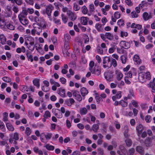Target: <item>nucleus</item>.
<instances>
[{
    "mask_svg": "<svg viewBox=\"0 0 155 155\" xmlns=\"http://www.w3.org/2000/svg\"><path fill=\"white\" fill-rule=\"evenodd\" d=\"M125 3L128 5L131 6L133 5V3L131 0H126Z\"/></svg>",
    "mask_w": 155,
    "mask_h": 155,
    "instance_id": "63",
    "label": "nucleus"
},
{
    "mask_svg": "<svg viewBox=\"0 0 155 155\" xmlns=\"http://www.w3.org/2000/svg\"><path fill=\"white\" fill-rule=\"evenodd\" d=\"M60 110L58 109L53 108L52 110V113L54 114V115L58 118H62V114L60 113H58V111H60Z\"/></svg>",
    "mask_w": 155,
    "mask_h": 155,
    "instance_id": "6",
    "label": "nucleus"
},
{
    "mask_svg": "<svg viewBox=\"0 0 155 155\" xmlns=\"http://www.w3.org/2000/svg\"><path fill=\"white\" fill-rule=\"evenodd\" d=\"M20 22L23 25H27L28 23V21L26 18L19 20Z\"/></svg>",
    "mask_w": 155,
    "mask_h": 155,
    "instance_id": "27",
    "label": "nucleus"
},
{
    "mask_svg": "<svg viewBox=\"0 0 155 155\" xmlns=\"http://www.w3.org/2000/svg\"><path fill=\"white\" fill-rule=\"evenodd\" d=\"M39 79L37 78L35 79L33 81L34 85L37 87V88H39L40 87Z\"/></svg>",
    "mask_w": 155,
    "mask_h": 155,
    "instance_id": "22",
    "label": "nucleus"
},
{
    "mask_svg": "<svg viewBox=\"0 0 155 155\" xmlns=\"http://www.w3.org/2000/svg\"><path fill=\"white\" fill-rule=\"evenodd\" d=\"M68 49H63L62 52L63 54L66 55L67 56H69L70 53L68 52Z\"/></svg>",
    "mask_w": 155,
    "mask_h": 155,
    "instance_id": "52",
    "label": "nucleus"
},
{
    "mask_svg": "<svg viewBox=\"0 0 155 155\" xmlns=\"http://www.w3.org/2000/svg\"><path fill=\"white\" fill-rule=\"evenodd\" d=\"M131 15L133 18H137L138 16V15L137 13L136 12L134 11H132L131 13Z\"/></svg>",
    "mask_w": 155,
    "mask_h": 155,
    "instance_id": "48",
    "label": "nucleus"
},
{
    "mask_svg": "<svg viewBox=\"0 0 155 155\" xmlns=\"http://www.w3.org/2000/svg\"><path fill=\"white\" fill-rule=\"evenodd\" d=\"M121 93L122 92L121 91H118L117 93L116 94L115 96L117 97V99H119L121 97Z\"/></svg>",
    "mask_w": 155,
    "mask_h": 155,
    "instance_id": "59",
    "label": "nucleus"
},
{
    "mask_svg": "<svg viewBox=\"0 0 155 155\" xmlns=\"http://www.w3.org/2000/svg\"><path fill=\"white\" fill-rule=\"evenodd\" d=\"M9 1H11L12 3H16L18 5H21L22 3V0H11Z\"/></svg>",
    "mask_w": 155,
    "mask_h": 155,
    "instance_id": "29",
    "label": "nucleus"
},
{
    "mask_svg": "<svg viewBox=\"0 0 155 155\" xmlns=\"http://www.w3.org/2000/svg\"><path fill=\"white\" fill-rule=\"evenodd\" d=\"M110 63H111V66H112V65L113 67H115L117 65V62L116 60L115 59L111 57Z\"/></svg>",
    "mask_w": 155,
    "mask_h": 155,
    "instance_id": "34",
    "label": "nucleus"
},
{
    "mask_svg": "<svg viewBox=\"0 0 155 155\" xmlns=\"http://www.w3.org/2000/svg\"><path fill=\"white\" fill-rule=\"evenodd\" d=\"M33 27L35 29V31H36V34L38 35H40V33L42 31V26H41L37 24H34Z\"/></svg>",
    "mask_w": 155,
    "mask_h": 155,
    "instance_id": "7",
    "label": "nucleus"
},
{
    "mask_svg": "<svg viewBox=\"0 0 155 155\" xmlns=\"http://www.w3.org/2000/svg\"><path fill=\"white\" fill-rule=\"evenodd\" d=\"M6 125L7 129L10 131H12L14 130V128L12 125L9 123H7Z\"/></svg>",
    "mask_w": 155,
    "mask_h": 155,
    "instance_id": "26",
    "label": "nucleus"
},
{
    "mask_svg": "<svg viewBox=\"0 0 155 155\" xmlns=\"http://www.w3.org/2000/svg\"><path fill=\"white\" fill-rule=\"evenodd\" d=\"M105 36L106 38L110 41L114 39V35L110 32H106L105 34Z\"/></svg>",
    "mask_w": 155,
    "mask_h": 155,
    "instance_id": "15",
    "label": "nucleus"
},
{
    "mask_svg": "<svg viewBox=\"0 0 155 155\" xmlns=\"http://www.w3.org/2000/svg\"><path fill=\"white\" fill-rule=\"evenodd\" d=\"M82 12L84 14H86L87 13V9L85 5L83 6L82 8Z\"/></svg>",
    "mask_w": 155,
    "mask_h": 155,
    "instance_id": "42",
    "label": "nucleus"
},
{
    "mask_svg": "<svg viewBox=\"0 0 155 155\" xmlns=\"http://www.w3.org/2000/svg\"><path fill=\"white\" fill-rule=\"evenodd\" d=\"M105 78L107 81H112L113 75L111 72H107L104 73Z\"/></svg>",
    "mask_w": 155,
    "mask_h": 155,
    "instance_id": "5",
    "label": "nucleus"
},
{
    "mask_svg": "<svg viewBox=\"0 0 155 155\" xmlns=\"http://www.w3.org/2000/svg\"><path fill=\"white\" fill-rule=\"evenodd\" d=\"M101 127L103 128V130L106 132L105 130H106L107 128V124L106 123H102L101 124Z\"/></svg>",
    "mask_w": 155,
    "mask_h": 155,
    "instance_id": "44",
    "label": "nucleus"
},
{
    "mask_svg": "<svg viewBox=\"0 0 155 155\" xmlns=\"http://www.w3.org/2000/svg\"><path fill=\"white\" fill-rule=\"evenodd\" d=\"M61 16L62 18V20L64 24H66L67 22L68 19L67 16L63 14H61Z\"/></svg>",
    "mask_w": 155,
    "mask_h": 155,
    "instance_id": "25",
    "label": "nucleus"
},
{
    "mask_svg": "<svg viewBox=\"0 0 155 155\" xmlns=\"http://www.w3.org/2000/svg\"><path fill=\"white\" fill-rule=\"evenodd\" d=\"M34 19L38 25L42 26L43 29H44L46 28V23L45 20L42 18H38L35 17Z\"/></svg>",
    "mask_w": 155,
    "mask_h": 155,
    "instance_id": "2",
    "label": "nucleus"
},
{
    "mask_svg": "<svg viewBox=\"0 0 155 155\" xmlns=\"http://www.w3.org/2000/svg\"><path fill=\"white\" fill-rule=\"evenodd\" d=\"M89 19V18L87 17H82L81 18L80 21L82 24L86 25L87 24V20Z\"/></svg>",
    "mask_w": 155,
    "mask_h": 155,
    "instance_id": "14",
    "label": "nucleus"
},
{
    "mask_svg": "<svg viewBox=\"0 0 155 155\" xmlns=\"http://www.w3.org/2000/svg\"><path fill=\"white\" fill-rule=\"evenodd\" d=\"M5 16L3 15L0 14V23H3L5 21Z\"/></svg>",
    "mask_w": 155,
    "mask_h": 155,
    "instance_id": "47",
    "label": "nucleus"
},
{
    "mask_svg": "<svg viewBox=\"0 0 155 155\" xmlns=\"http://www.w3.org/2000/svg\"><path fill=\"white\" fill-rule=\"evenodd\" d=\"M90 71L92 74H94L95 75L99 76L101 74V70L99 66L95 64L94 68L92 69V70H90Z\"/></svg>",
    "mask_w": 155,
    "mask_h": 155,
    "instance_id": "3",
    "label": "nucleus"
},
{
    "mask_svg": "<svg viewBox=\"0 0 155 155\" xmlns=\"http://www.w3.org/2000/svg\"><path fill=\"white\" fill-rule=\"evenodd\" d=\"M114 17L116 19H118L120 18V14L118 12H116L114 14Z\"/></svg>",
    "mask_w": 155,
    "mask_h": 155,
    "instance_id": "50",
    "label": "nucleus"
},
{
    "mask_svg": "<svg viewBox=\"0 0 155 155\" xmlns=\"http://www.w3.org/2000/svg\"><path fill=\"white\" fill-rule=\"evenodd\" d=\"M18 18L19 20H20L22 19H23L25 18H26L27 17L25 15H23L21 13L18 15Z\"/></svg>",
    "mask_w": 155,
    "mask_h": 155,
    "instance_id": "55",
    "label": "nucleus"
},
{
    "mask_svg": "<svg viewBox=\"0 0 155 155\" xmlns=\"http://www.w3.org/2000/svg\"><path fill=\"white\" fill-rule=\"evenodd\" d=\"M6 38L5 36L3 34L0 35V43L2 45H5L6 43Z\"/></svg>",
    "mask_w": 155,
    "mask_h": 155,
    "instance_id": "12",
    "label": "nucleus"
},
{
    "mask_svg": "<svg viewBox=\"0 0 155 155\" xmlns=\"http://www.w3.org/2000/svg\"><path fill=\"white\" fill-rule=\"evenodd\" d=\"M19 134L17 132L14 133L13 138L15 140H18L19 139Z\"/></svg>",
    "mask_w": 155,
    "mask_h": 155,
    "instance_id": "56",
    "label": "nucleus"
},
{
    "mask_svg": "<svg viewBox=\"0 0 155 155\" xmlns=\"http://www.w3.org/2000/svg\"><path fill=\"white\" fill-rule=\"evenodd\" d=\"M118 25L123 26L124 25V21L122 19H120L118 20L117 22Z\"/></svg>",
    "mask_w": 155,
    "mask_h": 155,
    "instance_id": "46",
    "label": "nucleus"
},
{
    "mask_svg": "<svg viewBox=\"0 0 155 155\" xmlns=\"http://www.w3.org/2000/svg\"><path fill=\"white\" fill-rule=\"evenodd\" d=\"M116 78L118 80H120L123 77V75L120 72H117L116 74Z\"/></svg>",
    "mask_w": 155,
    "mask_h": 155,
    "instance_id": "28",
    "label": "nucleus"
},
{
    "mask_svg": "<svg viewBox=\"0 0 155 155\" xmlns=\"http://www.w3.org/2000/svg\"><path fill=\"white\" fill-rule=\"evenodd\" d=\"M25 48L24 46L21 47V48H18L16 49V52L18 53H20L21 52L25 53Z\"/></svg>",
    "mask_w": 155,
    "mask_h": 155,
    "instance_id": "23",
    "label": "nucleus"
},
{
    "mask_svg": "<svg viewBox=\"0 0 155 155\" xmlns=\"http://www.w3.org/2000/svg\"><path fill=\"white\" fill-rule=\"evenodd\" d=\"M120 43H122L123 45V46L122 47V48H124L125 49H127L130 47V45L129 44L125 41H120Z\"/></svg>",
    "mask_w": 155,
    "mask_h": 155,
    "instance_id": "20",
    "label": "nucleus"
},
{
    "mask_svg": "<svg viewBox=\"0 0 155 155\" xmlns=\"http://www.w3.org/2000/svg\"><path fill=\"white\" fill-rule=\"evenodd\" d=\"M43 117L45 118H47L48 117H50L51 114L50 112L48 110L45 111V114L44 115Z\"/></svg>",
    "mask_w": 155,
    "mask_h": 155,
    "instance_id": "43",
    "label": "nucleus"
},
{
    "mask_svg": "<svg viewBox=\"0 0 155 155\" xmlns=\"http://www.w3.org/2000/svg\"><path fill=\"white\" fill-rule=\"evenodd\" d=\"M87 109L85 107H83L80 110V113L81 115H85L87 114Z\"/></svg>",
    "mask_w": 155,
    "mask_h": 155,
    "instance_id": "24",
    "label": "nucleus"
},
{
    "mask_svg": "<svg viewBox=\"0 0 155 155\" xmlns=\"http://www.w3.org/2000/svg\"><path fill=\"white\" fill-rule=\"evenodd\" d=\"M57 93L61 96L63 97H66L65 91L64 89L61 88H58L57 89Z\"/></svg>",
    "mask_w": 155,
    "mask_h": 155,
    "instance_id": "9",
    "label": "nucleus"
},
{
    "mask_svg": "<svg viewBox=\"0 0 155 155\" xmlns=\"http://www.w3.org/2000/svg\"><path fill=\"white\" fill-rule=\"evenodd\" d=\"M121 60L123 64H125L126 62L127 58L124 55H122L121 57Z\"/></svg>",
    "mask_w": 155,
    "mask_h": 155,
    "instance_id": "45",
    "label": "nucleus"
},
{
    "mask_svg": "<svg viewBox=\"0 0 155 155\" xmlns=\"http://www.w3.org/2000/svg\"><path fill=\"white\" fill-rule=\"evenodd\" d=\"M7 27L8 29L10 30H13L15 28L12 25L10 24H8Z\"/></svg>",
    "mask_w": 155,
    "mask_h": 155,
    "instance_id": "58",
    "label": "nucleus"
},
{
    "mask_svg": "<svg viewBox=\"0 0 155 155\" xmlns=\"http://www.w3.org/2000/svg\"><path fill=\"white\" fill-rule=\"evenodd\" d=\"M125 142L127 147H130L132 145V141L129 138H127L125 140Z\"/></svg>",
    "mask_w": 155,
    "mask_h": 155,
    "instance_id": "33",
    "label": "nucleus"
},
{
    "mask_svg": "<svg viewBox=\"0 0 155 155\" xmlns=\"http://www.w3.org/2000/svg\"><path fill=\"white\" fill-rule=\"evenodd\" d=\"M72 92L73 96L75 97L79 94V92L76 90L72 91Z\"/></svg>",
    "mask_w": 155,
    "mask_h": 155,
    "instance_id": "54",
    "label": "nucleus"
},
{
    "mask_svg": "<svg viewBox=\"0 0 155 155\" xmlns=\"http://www.w3.org/2000/svg\"><path fill=\"white\" fill-rule=\"evenodd\" d=\"M81 93L82 95L83 99L85 98V96L88 93V91L84 87H82L80 90Z\"/></svg>",
    "mask_w": 155,
    "mask_h": 155,
    "instance_id": "10",
    "label": "nucleus"
},
{
    "mask_svg": "<svg viewBox=\"0 0 155 155\" xmlns=\"http://www.w3.org/2000/svg\"><path fill=\"white\" fill-rule=\"evenodd\" d=\"M52 6L51 5L47 6L46 8V12L48 16L51 15L52 10Z\"/></svg>",
    "mask_w": 155,
    "mask_h": 155,
    "instance_id": "13",
    "label": "nucleus"
},
{
    "mask_svg": "<svg viewBox=\"0 0 155 155\" xmlns=\"http://www.w3.org/2000/svg\"><path fill=\"white\" fill-rule=\"evenodd\" d=\"M31 132V130L29 127H27L26 128L25 133L27 136H28L30 135Z\"/></svg>",
    "mask_w": 155,
    "mask_h": 155,
    "instance_id": "32",
    "label": "nucleus"
},
{
    "mask_svg": "<svg viewBox=\"0 0 155 155\" xmlns=\"http://www.w3.org/2000/svg\"><path fill=\"white\" fill-rule=\"evenodd\" d=\"M45 147L46 149L48 150H53L54 149V146L49 144H47Z\"/></svg>",
    "mask_w": 155,
    "mask_h": 155,
    "instance_id": "31",
    "label": "nucleus"
},
{
    "mask_svg": "<svg viewBox=\"0 0 155 155\" xmlns=\"http://www.w3.org/2000/svg\"><path fill=\"white\" fill-rule=\"evenodd\" d=\"M29 44V45L28 46V48L31 51H33L35 48L34 41L30 42Z\"/></svg>",
    "mask_w": 155,
    "mask_h": 155,
    "instance_id": "17",
    "label": "nucleus"
},
{
    "mask_svg": "<svg viewBox=\"0 0 155 155\" xmlns=\"http://www.w3.org/2000/svg\"><path fill=\"white\" fill-rule=\"evenodd\" d=\"M152 142L148 137H147L145 140V143L147 147H149L151 143Z\"/></svg>",
    "mask_w": 155,
    "mask_h": 155,
    "instance_id": "30",
    "label": "nucleus"
},
{
    "mask_svg": "<svg viewBox=\"0 0 155 155\" xmlns=\"http://www.w3.org/2000/svg\"><path fill=\"white\" fill-rule=\"evenodd\" d=\"M97 52L101 54H102L103 53V51L101 47L98 46L97 47Z\"/></svg>",
    "mask_w": 155,
    "mask_h": 155,
    "instance_id": "39",
    "label": "nucleus"
},
{
    "mask_svg": "<svg viewBox=\"0 0 155 155\" xmlns=\"http://www.w3.org/2000/svg\"><path fill=\"white\" fill-rule=\"evenodd\" d=\"M136 130L139 134H140L143 130V126L141 124H139L136 127Z\"/></svg>",
    "mask_w": 155,
    "mask_h": 155,
    "instance_id": "19",
    "label": "nucleus"
},
{
    "mask_svg": "<svg viewBox=\"0 0 155 155\" xmlns=\"http://www.w3.org/2000/svg\"><path fill=\"white\" fill-rule=\"evenodd\" d=\"M52 134L51 133H47L45 135V137L47 140H49L52 137Z\"/></svg>",
    "mask_w": 155,
    "mask_h": 155,
    "instance_id": "37",
    "label": "nucleus"
},
{
    "mask_svg": "<svg viewBox=\"0 0 155 155\" xmlns=\"http://www.w3.org/2000/svg\"><path fill=\"white\" fill-rule=\"evenodd\" d=\"M3 80L6 82H10L11 81V78L7 77H4L2 78Z\"/></svg>",
    "mask_w": 155,
    "mask_h": 155,
    "instance_id": "40",
    "label": "nucleus"
},
{
    "mask_svg": "<svg viewBox=\"0 0 155 155\" xmlns=\"http://www.w3.org/2000/svg\"><path fill=\"white\" fill-rule=\"evenodd\" d=\"M143 17L144 21H147L152 18V16L151 13H148L147 12H144L143 15Z\"/></svg>",
    "mask_w": 155,
    "mask_h": 155,
    "instance_id": "8",
    "label": "nucleus"
},
{
    "mask_svg": "<svg viewBox=\"0 0 155 155\" xmlns=\"http://www.w3.org/2000/svg\"><path fill=\"white\" fill-rule=\"evenodd\" d=\"M100 123H98L97 124H94L92 127V130L95 133L97 132V130L99 128Z\"/></svg>",
    "mask_w": 155,
    "mask_h": 155,
    "instance_id": "18",
    "label": "nucleus"
},
{
    "mask_svg": "<svg viewBox=\"0 0 155 155\" xmlns=\"http://www.w3.org/2000/svg\"><path fill=\"white\" fill-rule=\"evenodd\" d=\"M127 96L128 99H132V97H134V92L132 89H129V93L128 94Z\"/></svg>",
    "mask_w": 155,
    "mask_h": 155,
    "instance_id": "21",
    "label": "nucleus"
},
{
    "mask_svg": "<svg viewBox=\"0 0 155 155\" xmlns=\"http://www.w3.org/2000/svg\"><path fill=\"white\" fill-rule=\"evenodd\" d=\"M75 98L76 100L79 102L81 101L82 100V97L80 94H78L77 96L75 97Z\"/></svg>",
    "mask_w": 155,
    "mask_h": 155,
    "instance_id": "57",
    "label": "nucleus"
},
{
    "mask_svg": "<svg viewBox=\"0 0 155 155\" xmlns=\"http://www.w3.org/2000/svg\"><path fill=\"white\" fill-rule=\"evenodd\" d=\"M116 46L113 45L109 49V52L110 53H112L114 52L115 50Z\"/></svg>",
    "mask_w": 155,
    "mask_h": 155,
    "instance_id": "41",
    "label": "nucleus"
},
{
    "mask_svg": "<svg viewBox=\"0 0 155 155\" xmlns=\"http://www.w3.org/2000/svg\"><path fill=\"white\" fill-rule=\"evenodd\" d=\"M111 57L106 56L103 59V65L104 68H110L111 67V63H110Z\"/></svg>",
    "mask_w": 155,
    "mask_h": 155,
    "instance_id": "1",
    "label": "nucleus"
},
{
    "mask_svg": "<svg viewBox=\"0 0 155 155\" xmlns=\"http://www.w3.org/2000/svg\"><path fill=\"white\" fill-rule=\"evenodd\" d=\"M89 8L90 12H93L94 10V6L93 4H91L89 5Z\"/></svg>",
    "mask_w": 155,
    "mask_h": 155,
    "instance_id": "60",
    "label": "nucleus"
},
{
    "mask_svg": "<svg viewBox=\"0 0 155 155\" xmlns=\"http://www.w3.org/2000/svg\"><path fill=\"white\" fill-rule=\"evenodd\" d=\"M80 7L78 6L77 4H74V9L75 11H78L80 9Z\"/></svg>",
    "mask_w": 155,
    "mask_h": 155,
    "instance_id": "61",
    "label": "nucleus"
},
{
    "mask_svg": "<svg viewBox=\"0 0 155 155\" xmlns=\"http://www.w3.org/2000/svg\"><path fill=\"white\" fill-rule=\"evenodd\" d=\"M119 104L123 107H126L127 105V103L122 100L119 101Z\"/></svg>",
    "mask_w": 155,
    "mask_h": 155,
    "instance_id": "35",
    "label": "nucleus"
},
{
    "mask_svg": "<svg viewBox=\"0 0 155 155\" xmlns=\"http://www.w3.org/2000/svg\"><path fill=\"white\" fill-rule=\"evenodd\" d=\"M67 15L69 17L70 20L73 21L75 20L77 18V16L74 12H73L70 10L67 11Z\"/></svg>",
    "mask_w": 155,
    "mask_h": 155,
    "instance_id": "4",
    "label": "nucleus"
},
{
    "mask_svg": "<svg viewBox=\"0 0 155 155\" xmlns=\"http://www.w3.org/2000/svg\"><path fill=\"white\" fill-rule=\"evenodd\" d=\"M133 60L135 62V64H139L141 62V60L140 59L139 57L137 55H134L133 58Z\"/></svg>",
    "mask_w": 155,
    "mask_h": 155,
    "instance_id": "16",
    "label": "nucleus"
},
{
    "mask_svg": "<svg viewBox=\"0 0 155 155\" xmlns=\"http://www.w3.org/2000/svg\"><path fill=\"white\" fill-rule=\"evenodd\" d=\"M131 103L135 107H138L137 102L134 100H132L131 101Z\"/></svg>",
    "mask_w": 155,
    "mask_h": 155,
    "instance_id": "53",
    "label": "nucleus"
},
{
    "mask_svg": "<svg viewBox=\"0 0 155 155\" xmlns=\"http://www.w3.org/2000/svg\"><path fill=\"white\" fill-rule=\"evenodd\" d=\"M136 151L139 153H142L144 150L143 148L140 146H137L136 148Z\"/></svg>",
    "mask_w": 155,
    "mask_h": 155,
    "instance_id": "36",
    "label": "nucleus"
},
{
    "mask_svg": "<svg viewBox=\"0 0 155 155\" xmlns=\"http://www.w3.org/2000/svg\"><path fill=\"white\" fill-rule=\"evenodd\" d=\"M121 36L122 37H123L124 36L127 37L128 35V33L126 32H123V31H121L120 32Z\"/></svg>",
    "mask_w": 155,
    "mask_h": 155,
    "instance_id": "64",
    "label": "nucleus"
},
{
    "mask_svg": "<svg viewBox=\"0 0 155 155\" xmlns=\"http://www.w3.org/2000/svg\"><path fill=\"white\" fill-rule=\"evenodd\" d=\"M101 47L103 50V49L105 50L106 51L107 50V47L106 46V45L105 43H102L101 44Z\"/></svg>",
    "mask_w": 155,
    "mask_h": 155,
    "instance_id": "62",
    "label": "nucleus"
},
{
    "mask_svg": "<svg viewBox=\"0 0 155 155\" xmlns=\"http://www.w3.org/2000/svg\"><path fill=\"white\" fill-rule=\"evenodd\" d=\"M89 70L90 71V70H92V69L93 68V67L94 65V62L93 61H91L89 63Z\"/></svg>",
    "mask_w": 155,
    "mask_h": 155,
    "instance_id": "49",
    "label": "nucleus"
},
{
    "mask_svg": "<svg viewBox=\"0 0 155 155\" xmlns=\"http://www.w3.org/2000/svg\"><path fill=\"white\" fill-rule=\"evenodd\" d=\"M75 102L74 100L72 98L66 99L65 101V104L68 106H71Z\"/></svg>",
    "mask_w": 155,
    "mask_h": 155,
    "instance_id": "11",
    "label": "nucleus"
},
{
    "mask_svg": "<svg viewBox=\"0 0 155 155\" xmlns=\"http://www.w3.org/2000/svg\"><path fill=\"white\" fill-rule=\"evenodd\" d=\"M145 120L147 123H150L152 120L151 117L149 115L146 116L145 117Z\"/></svg>",
    "mask_w": 155,
    "mask_h": 155,
    "instance_id": "38",
    "label": "nucleus"
},
{
    "mask_svg": "<svg viewBox=\"0 0 155 155\" xmlns=\"http://www.w3.org/2000/svg\"><path fill=\"white\" fill-rule=\"evenodd\" d=\"M101 24L99 23H97L95 25V28L98 31H101Z\"/></svg>",
    "mask_w": 155,
    "mask_h": 155,
    "instance_id": "51",
    "label": "nucleus"
}]
</instances>
